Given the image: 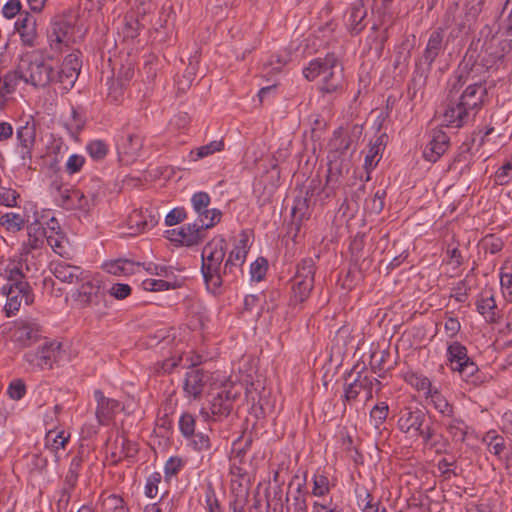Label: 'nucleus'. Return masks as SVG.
<instances>
[{
    "mask_svg": "<svg viewBox=\"0 0 512 512\" xmlns=\"http://www.w3.org/2000/svg\"><path fill=\"white\" fill-rule=\"evenodd\" d=\"M248 249L247 235L242 233L222 268L226 254L225 240L213 239L203 247L201 273L208 291L214 295L220 294L224 284L237 279L238 272H242Z\"/></svg>",
    "mask_w": 512,
    "mask_h": 512,
    "instance_id": "f257e3e1",
    "label": "nucleus"
},
{
    "mask_svg": "<svg viewBox=\"0 0 512 512\" xmlns=\"http://www.w3.org/2000/svg\"><path fill=\"white\" fill-rule=\"evenodd\" d=\"M487 96L481 80L469 84L458 98H450L443 114L447 126L460 128L473 120L482 109Z\"/></svg>",
    "mask_w": 512,
    "mask_h": 512,
    "instance_id": "f03ea898",
    "label": "nucleus"
},
{
    "mask_svg": "<svg viewBox=\"0 0 512 512\" xmlns=\"http://www.w3.org/2000/svg\"><path fill=\"white\" fill-rule=\"evenodd\" d=\"M303 75L308 81L321 78L319 89L322 93H335L344 86V68L335 53L311 60L303 69Z\"/></svg>",
    "mask_w": 512,
    "mask_h": 512,
    "instance_id": "7ed1b4c3",
    "label": "nucleus"
},
{
    "mask_svg": "<svg viewBox=\"0 0 512 512\" xmlns=\"http://www.w3.org/2000/svg\"><path fill=\"white\" fill-rule=\"evenodd\" d=\"M444 50V31L442 28H437L430 33L422 55L416 59L415 70L408 87V92L412 91V97H415L417 91L425 86L432 64Z\"/></svg>",
    "mask_w": 512,
    "mask_h": 512,
    "instance_id": "20e7f679",
    "label": "nucleus"
},
{
    "mask_svg": "<svg viewBox=\"0 0 512 512\" xmlns=\"http://www.w3.org/2000/svg\"><path fill=\"white\" fill-rule=\"evenodd\" d=\"M239 395L240 388L234 384L212 388L207 395V406L202 407L200 413L206 419L222 420L230 415Z\"/></svg>",
    "mask_w": 512,
    "mask_h": 512,
    "instance_id": "39448f33",
    "label": "nucleus"
},
{
    "mask_svg": "<svg viewBox=\"0 0 512 512\" xmlns=\"http://www.w3.org/2000/svg\"><path fill=\"white\" fill-rule=\"evenodd\" d=\"M19 72H23L26 83L35 87H46L55 80L52 66L46 62L43 53L39 50H33L21 56Z\"/></svg>",
    "mask_w": 512,
    "mask_h": 512,
    "instance_id": "423d86ee",
    "label": "nucleus"
},
{
    "mask_svg": "<svg viewBox=\"0 0 512 512\" xmlns=\"http://www.w3.org/2000/svg\"><path fill=\"white\" fill-rule=\"evenodd\" d=\"M316 266L312 258L301 260L297 265L296 274L292 280L290 305L304 303L310 296L315 282Z\"/></svg>",
    "mask_w": 512,
    "mask_h": 512,
    "instance_id": "0eeeda50",
    "label": "nucleus"
},
{
    "mask_svg": "<svg viewBox=\"0 0 512 512\" xmlns=\"http://www.w3.org/2000/svg\"><path fill=\"white\" fill-rule=\"evenodd\" d=\"M213 227V222L203 224L193 222L178 229L168 231L169 239L184 246L191 247L200 244L206 237L205 231Z\"/></svg>",
    "mask_w": 512,
    "mask_h": 512,
    "instance_id": "6e6552de",
    "label": "nucleus"
},
{
    "mask_svg": "<svg viewBox=\"0 0 512 512\" xmlns=\"http://www.w3.org/2000/svg\"><path fill=\"white\" fill-rule=\"evenodd\" d=\"M1 292L7 297V302L4 306L7 317H11L19 311L22 300H24L26 305H31L34 302V294L30 284L18 283L14 284V287L3 285Z\"/></svg>",
    "mask_w": 512,
    "mask_h": 512,
    "instance_id": "1a4fd4ad",
    "label": "nucleus"
},
{
    "mask_svg": "<svg viewBox=\"0 0 512 512\" xmlns=\"http://www.w3.org/2000/svg\"><path fill=\"white\" fill-rule=\"evenodd\" d=\"M368 9L363 0H355L348 6L343 22L351 36L359 35L367 26Z\"/></svg>",
    "mask_w": 512,
    "mask_h": 512,
    "instance_id": "9d476101",
    "label": "nucleus"
},
{
    "mask_svg": "<svg viewBox=\"0 0 512 512\" xmlns=\"http://www.w3.org/2000/svg\"><path fill=\"white\" fill-rule=\"evenodd\" d=\"M211 202V198L206 192H196L191 197V204L193 210L197 214V218L194 222H199L203 224H208L209 222H213V227L220 222L222 217V212L219 209L212 208L209 209V205Z\"/></svg>",
    "mask_w": 512,
    "mask_h": 512,
    "instance_id": "9b49d317",
    "label": "nucleus"
},
{
    "mask_svg": "<svg viewBox=\"0 0 512 512\" xmlns=\"http://www.w3.org/2000/svg\"><path fill=\"white\" fill-rule=\"evenodd\" d=\"M82 61L80 52H72L67 55L61 65V69L55 74V80L61 83L66 90H70L80 73Z\"/></svg>",
    "mask_w": 512,
    "mask_h": 512,
    "instance_id": "f8f14e48",
    "label": "nucleus"
},
{
    "mask_svg": "<svg viewBox=\"0 0 512 512\" xmlns=\"http://www.w3.org/2000/svg\"><path fill=\"white\" fill-rule=\"evenodd\" d=\"M72 36V25L63 15L55 16L50 23L48 38L52 49L60 51L61 45H68Z\"/></svg>",
    "mask_w": 512,
    "mask_h": 512,
    "instance_id": "ddd939ff",
    "label": "nucleus"
},
{
    "mask_svg": "<svg viewBox=\"0 0 512 512\" xmlns=\"http://www.w3.org/2000/svg\"><path fill=\"white\" fill-rule=\"evenodd\" d=\"M57 191L58 195L56 196V201L62 208L66 210H89V201L80 190L59 185Z\"/></svg>",
    "mask_w": 512,
    "mask_h": 512,
    "instance_id": "4468645a",
    "label": "nucleus"
},
{
    "mask_svg": "<svg viewBox=\"0 0 512 512\" xmlns=\"http://www.w3.org/2000/svg\"><path fill=\"white\" fill-rule=\"evenodd\" d=\"M143 147V137L138 133H127L117 143V151L125 164L134 162L139 157Z\"/></svg>",
    "mask_w": 512,
    "mask_h": 512,
    "instance_id": "2eb2a0df",
    "label": "nucleus"
},
{
    "mask_svg": "<svg viewBox=\"0 0 512 512\" xmlns=\"http://www.w3.org/2000/svg\"><path fill=\"white\" fill-rule=\"evenodd\" d=\"M430 137V141L423 150V157L425 160L435 163L448 150L450 138L441 129H433Z\"/></svg>",
    "mask_w": 512,
    "mask_h": 512,
    "instance_id": "dca6fc26",
    "label": "nucleus"
},
{
    "mask_svg": "<svg viewBox=\"0 0 512 512\" xmlns=\"http://www.w3.org/2000/svg\"><path fill=\"white\" fill-rule=\"evenodd\" d=\"M17 140L20 147V157L25 162L31 161L32 150L36 141V123L33 118L16 130Z\"/></svg>",
    "mask_w": 512,
    "mask_h": 512,
    "instance_id": "f3484780",
    "label": "nucleus"
},
{
    "mask_svg": "<svg viewBox=\"0 0 512 512\" xmlns=\"http://www.w3.org/2000/svg\"><path fill=\"white\" fill-rule=\"evenodd\" d=\"M427 419V412L418 407L405 408L399 417L398 427L404 433L414 431L416 434L424 426Z\"/></svg>",
    "mask_w": 512,
    "mask_h": 512,
    "instance_id": "a211bd4d",
    "label": "nucleus"
},
{
    "mask_svg": "<svg viewBox=\"0 0 512 512\" xmlns=\"http://www.w3.org/2000/svg\"><path fill=\"white\" fill-rule=\"evenodd\" d=\"M41 326L36 322L23 321L16 325L13 339L20 347H29L41 337Z\"/></svg>",
    "mask_w": 512,
    "mask_h": 512,
    "instance_id": "6ab92c4d",
    "label": "nucleus"
},
{
    "mask_svg": "<svg viewBox=\"0 0 512 512\" xmlns=\"http://www.w3.org/2000/svg\"><path fill=\"white\" fill-rule=\"evenodd\" d=\"M82 285L72 295L73 298L80 302L83 306H99L104 301V294L100 289L99 285L94 284L92 281L85 279Z\"/></svg>",
    "mask_w": 512,
    "mask_h": 512,
    "instance_id": "aec40b11",
    "label": "nucleus"
},
{
    "mask_svg": "<svg viewBox=\"0 0 512 512\" xmlns=\"http://www.w3.org/2000/svg\"><path fill=\"white\" fill-rule=\"evenodd\" d=\"M94 398L97 402L96 418L100 425H107L113 415L120 407V403L112 398L105 397L99 389L94 391Z\"/></svg>",
    "mask_w": 512,
    "mask_h": 512,
    "instance_id": "412c9836",
    "label": "nucleus"
},
{
    "mask_svg": "<svg viewBox=\"0 0 512 512\" xmlns=\"http://www.w3.org/2000/svg\"><path fill=\"white\" fill-rule=\"evenodd\" d=\"M210 376L208 372L201 369L193 368L186 373L184 381V391L187 395L197 398L203 388L209 381Z\"/></svg>",
    "mask_w": 512,
    "mask_h": 512,
    "instance_id": "4be33fe9",
    "label": "nucleus"
},
{
    "mask_svg": "<svg viewBox=\"0 0 512 512\" xmlns=\"http://www.w3.org/2000/svg\"><path fill=\"white\" fill-rule=\"evenodd\" d=\"M51 271L53 275L64 283H77L83 281V270L78 266L70 265L64 261L51 264Z\"/></svg>",
    "mask_w": 512,
    "mask_h": 512,
    "instance_id": "5701e85b",
    "label": "nucleus"
},
{
    "mask_svg": "<svg viewBox=\"0 0 512 512\" xmlns=\"http://www.w3.org/2000/svg\"><path fill=\"white\" fill-rule=\"evenodd\" d=\"M319 184V179H312L305 191V195H299L295 198L294 205L291 210L293 217H298L300 221L307 217L309 210V198L314 195Z\"/></svg>",
    "mask_w": 512,
    "mask_h": 512,
    "instance_id": "b1692460",
    "label": "nucleus"
},
{
    "mask_svg": "<svg viewBox=\"0 0 512 512\" xmlns=\"http://www.w3.org/2000/svg\"><path fill=\"white\" fill-rule=\"evenodd\" d=\"M28 241L23 244V253L29 254L32 250L40 249L45 243L46 229L38 221L27 226Z\"/></svg>",
    "mask_w": 512,
    "mask_h": 512,
    "instance_id": "393cba45",
    "label": "nucleus"
},
{
    "mask_svg": "<svg viewBox=\"0 0 512 512\" xmlns=\"http://www.w3.org/2000/svg\"><path fill=\"white\" fill-rule=\"evenodd\" d=\"M376 383L377 385H381L380 381L374 377L362 376L361 373H358V377L348 384L345 387L344 391V400L347 402L354 401L361 391H365V389H369L370 385Z\"/></svg>",
    "mask_w": 512,
    "mask_h": 512,
    "instance_id": "a878e982",
    "label": "nucleus"
},
{
    "mask_svg": "<svg viewBox=\"0 0 512 512\" xmlns=\"http://www.w3.org/2000/svg\"><path fill=\"white\" fill-rule=\"evenodd\" d=\"M42 358L44 359V369H53L63 358L65 352L62 350V344L57 341L46 342L40 346Z\"/></svg>",
    "mask_w": 512,
    "mask_h": 512,
    "instance_id": "bb28decb",
    "label": "nucleus"
},
{
    "mask_svg": "<svg viewBox=\"0 0 512 512\" xmlns=\"http://www.w3.org/2000/svg\"><path fill=\"white\" fill-rule=\"evenodd\" d=\"M467 348L458 341H454L447 347V360L452 371L460 368L463 362L468 361Z\"/></svg>",
    "mask_w": 512,
    "mask_h": 512,
    "instance_id": "cd10ccee",
    "label": "nucleus"
},
{
    "mask_svg": "<svg viewBox=\"0 0 512 512\" xmlns=\"http://www.w3.org/2000/svg\"><path fill=\"white\" fill-rule=\"evenodd\" d=\"M484 440H488L487 446L490 453L497 456L500 460L509 458L511 449L503 436L492 435L491 432H488Z\"/></svg>",
    "mask_w": 512,
    "mask_h": 512,
    "instance_id": "c85d7f7f",
    "label": "nucleus"
},
{
    "mask_svg": "<svg viewBox=\"0 0 512 512\" xmlns=\"http://www.w3.org/2000/svg\"><path fill=\"white\" fill-rule=\"evenodd\" d=\"M137 452L138 448L134 442L121 437L115 440V451L111 452V458L117 463L122 458L134 457Z\"/></svg>",
    "mask_w": 512,
    "mask_h": 512,
    "instance_id": "c756f323",
    "label": "nucleus"
},
{
    "mask_svg": "<svg viewBox=\"0 0 512 512\" xmlns=\"http://www.w3.org/2000/svg\"><path fill=\"white\" fill-rule=\"evenodd\" d=\"M425 398L430 400L433 407L443 416L452 417L454 414V407L448 400L441 394V392L434 388L432 392L425 393Z\"/></svg>",
    "mask_w": 512,
    "mask_h": 512,
    "instance_id": "7c9ffc66",
    "label": "nucleus"
},
{
    "mask_svg": "<svg viewBox=\"0 0 512 512\" xmlns=\"http://www.w3.org/2000/svg\"><path fill=\"white\" fill-rule=\"evenodd\" d=\"M388 136L383 133L379 135L376 140L371 144L368 154L365 157V167L371 168L377 165L381 158V153L384 151Z\"/></svg>",
    "mask_w": 512,
    "mask_h": 512,
    "instance_id": "2f4dec72",
    "label": "nucleus"
},
{
    "mask_svg": "<svg viewBox=\"0 0 512 512\" xmlns=\"http://www.w3.org/2000/svg\"><path fill=\"white\" fill-rule=\"evenodd\" d=\"M460 377L467 383H471L474 386L479 385L482 382L479 368L477 364L470 358L468 361L463 362L460 368L456 369Z\"/></svg>",
    "mask_w": 512,
    "mask_h": 512,
    "instance_id": "473e14b6",
    "label": "nucleus"
},
{
    "mask_svg": "<svg viewBox=\"0 0 512 512\" xmlns=\"http://www.w3.org/2000/svg\"><path fill=\"white\" fill-rule=\"evenodd\" d=\"M20 80L24 81V74L19 72L18 64L15 70L5 74L3 78L0 77V94L4 96L13 93Z\"/></svg>",
    "mask_w": 512,
    "mask_h": 512,
    "instance_id": "72a5a7b5",
    "label": "nucleus"
},
{
    "mask_svg": "<svg viewBox=\"0 0 512 512\" xmlns=\"http://www.w3.org/2000/svg\"><path fill=\"white\" fill-rule=\"evenodd\" d=\"M306 497L305 483L299 482L292 496L291 504L286 507V512H308Z\"/></svg>",
    "mask_w": 512,
    "mask_h": 512,
    "instance_id": "f704fd0d",
    "label": "nucleus"
},
{
    "mask_svg": "<svg viewBox=\"0 0 512 512\" xmlns=\"http://www.w3.org/2000/svg\"><path fill=\"white\" fill-rule=\"evenodd\" d=\"M481 62L484 67L490 70H497L505 61L503 53H499L498 50L491 44L487 45L485 51L481 57Z\"/></svg>",
    "mask_w": 512,
    "mask_h": 512,
    "instance_id": "c9c22d12",
    "label": "nucleus"
},
{
    "mask_svg": "<svg viewBox=\"0 0 512 512\" xmlns=\"http://www.w3.org/2000/svg\"><path fill=\"white\" fill-rule=\"evenodd\" d=\"M140 266V263L128 259H117L104 264L105 270L113 275L132 274L134 266Z\"/></svg>",
    "mask_w": 512,
    "mask_h": 512,
    "instance_id": "e433bc0d",
    "label": "nucleus"
},
{
    "mask_svg": "<svg viewBox=\"0 0 512 512\" xmlns=\"http://www.w3.org/2000/svg\"><path fill=\"white\" fill-rule=\"evenodd\" d=\"M477 311L489 322L496 320V302L493 295L482 296L476 302Z\"/></svg>",
    "mask_w": 512,
    "mask_h": 512,
    "instance_id": "4c0bfd02",
    "label": "nucleus"
},
{
    "mask_svg": "<svg viewBox=\"0 0 512 512\" xmlns=\"http://www.w3.org/2000/svg\"><path fill=\"white\" fill-rule=\"evenodd\" d=\"M70 438L64 431L56 432L50 430L45 437V447L52 452L57 453L59 449L65 448Z\"/></svg>",
    "mask_w": 512,
    "mask_h": 512,
    "instance_id": "58836bf2",
    "label": "nucleus"
},
{
    "mask_svg": "<svg viewBox=\"0 0 512 512\" xmlns=\"http://www.w3.org/2000/svg\"><path fill=\"white\" fill-rule=\"evenodd\" d=\"M288 502L289 496L288 494L285 496L283 495L280 485L274 489L272 496H267V506L272 510V512H286Z\"/></svg>",
    "mask_w": 512,
    "mask_h": 512,
    "instance_id": "ea45409f",
    "label": "nucleus"
},
{
    "mask_svg": "<svg viewBox=\"0 0 512 512\" xmlns=\"http://www.w3.org/2000/svg\"><path fill=\"white\" fill-rule=\"evenodd\" d=\"M475 60L476 59L474 57V54H470L468 50L456 71L457 83L466 84L470 80V75L471 71H473Z\"/></svg>",
    "mask_w": 512,
    "mask_h": 512,
    "instance_id": "a19ab883",
    "label": "nucleus"
},
{
    "mask_svg": "<svg viewBox=\"0 0 512 512\" xmlns=\"http://www.w3.org/2000/svg\"><path fill=\"white\" fill-rule=\"evenodd\" d=\"M474 142V138H469L461 144L458 153L455 155L452 163L448 167L449 170L456 169V165L458 163H464L465 167H468L471 158V149L474 145Z\"/></svg>",
    "mask_w": 512,
    "mask_h": 512,
    "instance_id": "79ce46f5",
    "label": "nucleus"
},
{
    "mask_svg": "<svg viewBox=\"0 0 512 512\" xmlns=\"http://www.w3.org/2000/svg\"><path fill=\"white\" fill-rule=\"evenodd\" d=\"M0 225L8 232L15 233L23 229L25 220L20 214L9 212L0 217Z\"/></svg>",
    "mask_w": 512,
    "mask_h": 512,
    "instance_id": "37998d69",
    "label": "nucleus"
},
{
    "mask_svg": "<svg viewBox=\"0 0 512 512\" xmlns=\"http://www.w3.org/2000/svg\"><path fill=\"white\" fill-rule=\"evenodd\" d=\"M224 149V142L222 140H214L210 143L198 147L196 150L191 151L192 160L197 161L204 157L220 152Z\"/></svg>",
    "mask_w": 512,
    "mask_h": 512,
    "instance_id": "c03bdc74",
    "label": "nucleus"
},
{
    "mask_svg": "<svg viewBox=\"0 0 512 512\" xmlns=\"http://www.w3.org/2000/svg\"><path fill=\"white\" fill-rule=\"evenodd\" d=\"M449 418L450 421L446 426L448 433L451 435L453 440L464 442L467 435V426L465 425L464 421L453 416Z\"/></svg>",
    "mask_w": 512,
    "mask_h": 512,
    "instance_id": "a18cd8bd",
    "label": "nucleus"
},
{
    "mask_svg": "<svg viewBox=\"0 0 512 512\" xmlns=\"http://www.w3.org/2000/svg\"><path fill=\"white\" fill-rule=\"evenodd\" d=\"M405 380L416 390L424 391V394L434 390V388H432L431 381L420 373H408L405 377Z\"/></svg>",
    "mask_w": 512,
    "mask_h": 512,
    "instance_id": "49530a36",
    "label": "nucleus"
},
{
    "mask_svg": "<svg viewBox=\"0 0 512 512\" xmlns=\"http://www.w3.org/2000/svg\"><path fill=\"white\" fill-rule=\"evenodd\" d=\"M50 223L52 224L50 226L51 233H46L45 241L53 249L54 252L58 253L59 255H62V253L64 252L63 236L59 232H56L54 234V224L58 225L56 219L51 218Z\"/></svg>",
    "mask_w": 512,
    "mask_h": 512,
    "instance_id": "de8ad7c7",
    "label": "nucleus"
},
{
    "mask_svg": "<svg viewBox=\"0 0 512 512\" xmlns=\"http://www.w3.org/2000/svg\"><path fill=\"white\" fill-rule=\"evenodd\" d=\"M104 512H129L124 499L118 495L110 494L103 500Z\"/></svg>",
    "mask_w": 512,
    "mask_h": 512,
    "instance_id": "09e8293b",
    "label": "nucleus"
},
{
    "mask_svg": "<svg viewBox=\"0 0 512 512\" xmlns=\"http://www.w3.org/2000/svg\"><path fill=\"white\" fill-rule=\"evenodd\" d=\"M83 459L81 456L76 455L72 458L69 469L65 475L64 481L67 483V487H75L78 481L79 472L82 467Z\"/></svg>",
    "mask_w": 512,
    "mask_h": 512,
    "instance_id": "8fccbe9b",
    "label": "nucleus"
},
{
    "mask_svg": "<svg viewBox=\"0 0 512 512\" xmlns=\"http://www.w3.org/2000/svg\"><path fill=\"white\" fill-rule=\"evenodd\" d=\"M195 74L196 66L192 62H190L183 75L176 80L178 93H185L186 90H188L191 87L195 79Z\"/></svg>",
    "mask_w": 512,
    "mask_h": 512,
    "instance_id": "3c124183",
    "label": "nucleus"
},
{
    "mask_svg": "<svg viewBox=\"0 0 512 512\" xmlns=\"http://www.w3.org/2000/svg\"><path fill=\"white\" fill-rule=\"evenodd\" d=\"M145 213L144 211L134 210L127 218V225L131 234H138L146 231L144 226Z\"/></svg>",
    "mask_w": 512,
    "mask_h": 512,
    "instance_id": "603ef678",
    "label": "nucleus"
},
{
    "mask_svg": "<svg viewBox=\"0 0 512 512\" xmlns=\"http://www.w3.org/2000/svg\"><path fill=\"white\" fill-rule=\"evenodd\" d=\"M24 360L27 363L28 367L32 371H43L44 369V359L42 358V354L40 351V347L36 351H28L24 354Z\"/></svg>",
    "mask_w": 512,
    "mask_h": 512,
    "instance_id": "864d4df0",
    "label": "nucleus"
},
{
    "mask_svg": "<svg viewBox=\"0 0 512 512\" xmlns=\"http://www.w3.org/2000/svg\"><path fill=\"white\" fill-rule=\"evenodd\" d=\"M481 246L485 250V252L496 254L503 249L504 241L500 237H496L493 234H489L482 238Z\"/></svg>",
    "mask_w": 512,
    "mask_h": 512,
    "instance_id": "5fc2aeb1",
    "label": "nucleus"
},
{
    "mask_svg": "<svg viewBox=\"0 0 512 512\" xmlns=\"http://www.w3.org/2000/svg\"><path fill=\"white\" fill-rule=\"evenodd\" d=\"M196 420L190 413H183L179 419V429L184 438H190L195 432Z\"/></svg>",
    "mask_w": 512,
    "mask_h": 512,
    "instance_id": "6e6d98bb",
    "label": "nucleus"
},
{
    "mask_svg": "<svg viewBox=\"0 0 512 512\" xmlns=\"http://www.w3.org/2000/svg\"><path fill=\"white\" fill-rule=\"evenodd\" d=\"M485 0H468L465 5V17L468 22L474 21L483 10Z\"/></svg>",
    "mask_w": 512,
    "mask_h": 512,
    "instance_id": "4d7b16f0",
    "label": "nucleus"
},
{
    "mask_svg": "<svg viewBox=\"0 0 512 512\" xmlns=\"http://www.w3.org/2000/svg\"><path fill=\"white\" fill-rule=\"evenodd\" d=\"M87 151L93 159L100 160L106 156L108 148L105 142L94 140L87 145Z\"/></svg>",
    "mask_w": 512,
    "mask_h": 512,
    "instance_id": "13d9d810",
    "label": "nucleus"
},
{
    "mask_svg": "<svg viewBox=\"0 0 512 512\" xmlns=\"http://www.w3.org/2000/svg\"><path fill=\"white\" fill-rule=\"evenodd\" d=\"M187 439L190 441L189 444L196 451H204L210 448V439L207 434H204L202 432H194V435L190 436V438Z\"/></svg>",
    "mask_w": 512,
    "mask_h": 512,
    "instance_id": "bf43d9fd",
    "label": "nucleus"
},
{
    "mask_svg": "<svg viewBox=\"0 0 512 512\" xmlns=\"http://www.w3.org/2000/svg\"><path fill=\"white\" fill-rule=\"evenodd\" d=\"M26 385L21 379L13 380L7 389V394L12 400L18 401L24 397Z\"/></svg>",
    "mask_w": 512,
    "mask_h": 512,
    "instance_id": "052dcab7",
    "label": "nucleus"
},
{
    "mask_svg": "<svg viewBox=\"0 0 512 512\" xmlns=\"http://www.w3.org/2000/svg\"><path fill=\"white\" fill-rule=\"evenodd\" d=\"M162 475L159 472H153L149 475L145 485V495L154 498L158 494V484L161 483Z\"/></svg>",
    "mask_w": 512,
    "mask_h": 512,
    "instance_id": "680f3d73",
    "label": "nucleus"
},
{
    "mask_svg": "<svg viewBox=\"0 0 512 512\" xmlns=\"http://www.w3.org/2000/svg\"><path fill=\"white\" fill-rule=\"evenodd\" d=\"M7 273V280H8V287H14V284H29L27 281H24L25 278L24 273L22 270L16 266L13 265L12 267H8L6 270Z\"/></svg>",
    "mask_w": 512,
    "mask_h": 512,
    "instance_id": "e2e57ef3",
    "label": "nucleus"
},
{
    "mask_svg": "<svg viewBox=\"0 0 512 512\" xmlns=\"http://www.w3.org/2000/svg\"><path fill=\"white\" fill-rule=\"evenodd\" d=\"M329 492V481L324 475H314L312 494L314 496H324Z\"/></svg>",
    "mask_w": 512,
    "mask_h": 512,
    "instance_id": "0e129e2a",
    "label": "nucleus"
},
{
    "mask_svg": "<svg viewBox=\"0 0 512 512\" xmlns=\"http://www.w3.org/2000/svg\"><path fill=\"white\" fill-rule=\"evenodd\" d=\"M267 272V261L264 258H259L250 266V274L252 280L261 281Z\"/></svg>",
    "mask_w": 512,
    "mask_h": 512,
    "instance_id": "69168bd1",
    "label": "nucleus"
},
{
    "mask_svg": "<svg viewBox=\"0 0 512 512\" xmlns=\"http://www.w3.org/2000/svg\"><path fill=\"white\" fill-rule=\"evenodd\" d=\"M388 412L389 407L385 402H381L372 408L370 417L375 421L376 427H379V425H381L386 420Z\"/></svg>",
    "mask_w": 512,
    "mask_h": 512,
    "instance_id": "338daca9",
    "label": "nucleus"
},
{
    "mask_svg": "<svg viewBox=\"0 0 512 512\" xmlns=\"http://www.w3.org/2000/svg\"><path fill=\"white\" fill-rule=\"evenodd\" d=\"M249 502V494H236L230 496L229 508L232 512H244Z\"/></svg>",
    "mask_w": 512,
    "mask_h": 512,
    "instance_id": "774afa93",
    "label": "nucleus"
}]
</instances>
